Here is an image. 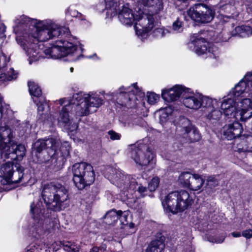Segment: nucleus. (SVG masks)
I'll return each mask as SVG.
<instances>
[{"instance_id":"obj_46","label":"nucleus","mask_w":252,"mask_h":252,"mask_svg":"<svg viewBox=\"0 0 252 252\" xmlns=\"http://www.w3.org/2000/svg\"><path fill=\"white\" fill-rule=\"evenodd\" d=\"M106 6L107 8H116L117 6V0H105Z\"/></svg>"},{"instance_id":"obj_49","label":"nucleus","mask_w":252,"mask_h":252,"mask_svg":"<svg viewBox=\"0 0 252 252\" xmlns=\"http://www.w3.org/2000/svg\"><path fill=\"white\" fill-rule=\"evenodd\" d=\"M9 108V105L2 103V97L0 94V110H8Z\"/></svg>"},{"instance_id":"obj_23","label":"nucleus","mask_w":252,"mask_h":252,"mask_svg":"<svg viewBox=\"0 0 252 252\" xmlns=\"http://www.w3.org/2000/svg\"><path fill=\"white\" fill-rule=\"evenodd\" d=\"M246 82L247 81L244 77L233 89H232L229 94H231L233 96V97L237 99V100H238V97L242 94L247 93L249 94L247 91V83Z\"/></svg>"},{"instance_id":"obj_22","label":"nucleus","mask_w":252,"mask_h":252,"mask_svg":"<svg viewBox=\"0 0 252 252\" xmlns=\"http://www.w3.org/2000/svg\"><path fill=\"white\" fill-rule=\"evenodd\" d=\"M222 100L219 102V110H236L238 109L237 107V99L233 97V96L228 94L227 95L224 96Z\"/></svg>"},{"instance_id":"obj_45","label":"nucleus","mask_w":252,"mask_h":252,"mask_svg":"<svg viewBox=\"0 0 252 252\" xmlns=\"http://www.w3.org/2000/svg\"><path fill=\"white\" fill-rule=\"evenodd\" d=\"M110 138L112 140H119L121 138V135L113 130H110L108 132Z\"/></svg>"},{"instance_id":"obj_28","label":"nucleus","mask_w":252,"mask_h":252,"mask_svg":"<svg viewBox=\"0 0 252 252\" xmlns=\"http://www.w3.org/2000/svg\"><path fill=\"white\" fill-rule=\"evenodd\" d=\"M164 248L162 241L156 240L153 241L146 249V252H162Z\"/></svg>"},{"instance_id":"obj_24","label":"nucleus","mask_w":252,"mask_h":252,"mask_svg":"<svg viewBox=\"0 0 252 252\" xmlns=\"http://www.w3.org/2000/svg\"><path fill=\"white\" fill-rule=\"evenodd\" d=\"M183 102L189 109L197 110L201 107V98L194 94L185 97Z\"/></svg>"},{"instance_id":"obj_2","label":"nucleus","mask_w":252,"mask_h":252,"mask_svg":"<svg viewBox=\"0 0 252 252\" xmlns=\"http://www.w3.org/2000/svg\"><path fill=\"white\" fill-rule=\"evenodd\" d=\"M103 97H99L98 94L91 92L86 94L80 92L74 94L72 97L61 98L56 102L60 110H89L92 108H98L102 105L103 99H115L116 109L121 108H135L139 103L140 98L144 96V93L140 91L136 84H133L128 88L121 87L119 92L105 94L100 93Z\"/></svg>"},{"instance_id":"obj_37","label":"nucleus","mask_w":252,"mask_h":252,"mask_svg":"<svg viewBox=\"0 0 252 252\" xmlns=\"http://www.w3.org/2000/svg\"><path fill=\"white\" fill-rule=\"evenodd\" d=\"M159 179L158 177H154L148 184V189L150 191H154L159 185Z\"/></svg>"},{"instance_id":"obj_29","label":"nucleus","mask_w":252,"mask_h":252,"mask_svg":"<svg viewBox=\"0 0 252 252\" xmlns=\"http://www.w3.org/2000/svg\"><path fill=\"white\" fill-rule=\"evenodd\" d=\"M130 188L135 189L142 196H144L148 194V189L146 187L142 186L141 184H138L137 182H135V179H131V182L129 185Z\"/></svg>"},{"instance_id":"obj_18","label":"nucleus","mask_w":252,"mask_h":252,"mask_svg":"<svg viewBox=\"0 0 252 252\" xmlns=\"http://www.w3.org/2000/svg\"><path fill=\"white\" fill-rule=\"evenodd\" d=\"M31 213L35 221H40L39 224L38 226H35V229H36V233H40L43 230L42 227V220L44 218L43 216V210L42 208V202L37 201L36 203L33 202L31 205Z\"/></svg>"},{"instance_id":"obj_41","label":"nucleus","mask_w":252,"mask_h":252,"mask_svg":"<svg viewBox=\"0 0 252 252\" xmlns=\"http://www.w3.org/2000/svg\"><path fill=\"white\" fill-rule=\"evenodd\" d=\"M59 121L65 124L66 125H68L69 123V119L67 111H62L59 118Z\"/></svg>"},{"instance_id":"obj_54","label":"nucleus","mask_w":252,"mask_h":252,"mask_svg":"<svg viewBox=\"0 0 252 252\" xmlns=\"http://www.w3.org/2000/svg\"><path fill=\"white\" fill-rule=\"evenodd\" d=\"M70 124L69 123L68 126V129L71 131H74V130L77 129V128L78 127V125H77V124L73 123L72 125H71V126H70Z\"/></svg>"},{"instance_id":"obj_32","label":"nucleus","mask_w":252,"mask_h":252,"mask_svg":"<svg viewBox=\"0 0 252 252\" xmlns=\"http://www.w3.org/2000/svg\"><path fill=\"white\" fill-rule=\"evenodd\" d=\"M44 139L45 146L46 149H49L56 152L57 148L60 145L59 139L58 138L50 137Z\"/></svg>"},{"instance_id":"obj_60","label":"nucleus","mask_w":252,"mask_h":252,"mask_svg":"<svg viewBox=\"0 0 252 252\" xmlns=\"http://www.w3.org/2000/svg\"><path fill=\"white\" fill-rule=\"evenodd\" d=\"M71 250L74 252H78L79 251V249L77 248H76V249L72 248V249H71Z\"/></svg>"},{"instance_id":"obj_53","label":"nucleus","mask_w":252,"mask_h":252,"mask_svg":"<svg viewBox=\"0 0 252 252\" xmlns=\"http://www.w3.org/2000/svg\"><path fill=\"white\" fill-rule=\"evenodd\" d=\"M238 151L241 152H252V147H243L242 149H239Z\"/></svg>"},{"instance_id":"obj_44","label":"nucleus","mask_w":252,"mask_h":252,"mask_svg":"<svg viewBox=\"0 0 252 252\" xmlns=\"http://www.w3.org/2000/svg\"><path fill=\"white\" fill-rule=\"evenodd\" d=\"M119 214V219L122 222V223L124 224L127 222V217L128 213L127 212H122L121 211H118Z\"/></svg>"},{"instance_id":"obj_47","label":"nucleus","mask_w":252,"mask_h":252,"mask_svg":"<svg viewBox=\"0 0 252 252\" xmlns=\"http://www.w3.org/2000/svg\"><path fill=\"white\" fill-rule=\"evenodd\" d=\"M167 31L162 29L158 28L156 29L154 32L155 35L157 36L163 37L165 35V33L167 32Z\"/></svg>"},{"instance_id":"obj_57","label":"nucleus","mask_w":252,"mask_h":252,"mask_svg":"<svg viewBox=\"0 0 252 252\" xmlns=\"http://www.w3.org/2000/svg\"><path fill=\"white\" fill-rule=\"evenodd\" d=\"M168 108L170 110H173V108L172 107V105H170V104H168ZM167 109V106H166L165 107H163V108H160V109H158V110H160V111H161V110H165Z\"/></svg>"},{"instance_id":"obj_39","label":"nucleus","mask_w":252,"mask_h":252,"mask_svg":"<svg viewBox=\"0 0 252 252\" xmlns=\"http://www.w3.org/2000/svg\"><path fill=\"white\" fill-rule=\"evenodd\" d=\"M36 105L37 110L41 111L50 109L47 102L44 99L41 98L39 102L36 103Z\"/></svg>"},{"instance_id":"obj_33","label":"nucleus","mask_w":252,"mask_h":252,"mask_svg":"<svg viewBox=\"0 0 252 252\" xmlns=\"http://www.w3.org/2000/svg\"><path fill=\"white\" fill-rule=\"evenodd\" d=\"M29 92L32 96L40 97L42 94V91L37 84L34 82L28 83Z\"/></svg>"},{"instance_id":"obj_36","label":"nucleus","mask_w":252,"mask_h":252,"mask_svg":"<svg viewBox=\"0 0 252 252\" xmlns=\"http://www.w3.org/2000/svg\"><path fill=\"white\" fill-rule=\"evenodd\" d=\"M219 184V181L214 177L210 176L206 180L205 188L211 189L215 188Z\"/></svg>"},{"instance_id":"obj_26","label":"nucleus","mask_w":252,"mask_h":252,"mask_svg":"<svg viewBox=\"0 0 252 252\" xmlns=\"http://www.w3.org/2000/svg\"><path fill=\"white\" fill-rule=\"evenodd\" d=\"M248 97L250 98H244L240 101L238 99L237 100V110H252V101L251 98H252V93H249Z\"/></svg>"},{"instance_id":"obj_12","label":"nucleus","mask_w":252,"mask_h":252,"mask_svg":"<svg viewBox=\"0 0 252 252\" xmlns=\"http://www.w3.org/2000/svg\"><path fill=\"white\" fill-rule=\"evenodd\" d=\"M178 181L183 187L193 191L200 190L205 183V180L201 175L189 172L181 174Z\"/></svg>"},{"instance_id":"obj_31","label":"nucleus","mask_w":252,"mask_h":252,"mask_svg":"<svg viewBox=\"0 0 252 252\" xmlns=\"http://www.w3.org/2000/svg\"><path fill=\"white\" fill-rule=\"evenodd\" d=\"M231 116L237 121H245L252 117V111H232Z\"/></svg>"},{"instance_id":"obj_1","label":"nucleus","mask_w":252,"mask_h":252,"mask_svg":"<svg viewBox=\"0 0 252 252\" xmlns=\"http://www.w3.org/2000/svg\"><path fill=\"white\" fill-rule=\"evenodd\" d=\"M15 24L14 31L17 35L16 40L26 52L30 64L38 60L40 57L36 42H44L60 35L67 36L70 34L67 27H60L55 23L43 21L37 23L36 20L24 15L16 19Z\"/></svg>"},{"instance_id":"obj_16","label":"nucleus","mask_w":252,"mask_h":252,"mask_svg":"<svg viewBox=\"0 0 252 252\" xmlns=\"http://www.w3.org/2000/svg\"><path fill=\"white\" fill-rule=\"evenodd\" d=\"M177 129L179 131L183 130V134L189 133V138L190 141L194 142L200 139V135L199 132L193 129L190 121L184 117H181L178 122Z\"/></svg>"},{"instance_id":"obj_59","label":"nucleus","mask_w":252,"mask_h":252,"mask_svg":"<svg viewBox=\"0 0 252 252\" xmlns=\"http://www.w3.org/2000/svg\"><path fill=\"white\" fill-rule=\"evenodd\" d=\"M129 226L130 228H133L134 227V224L133 223H130L129 224Z\"/></svg>"},{"instance_id":"obj_38","label":"nucleus","mask_w":252,"mask_h":252,"mask_svg":"<svg viewBox=\"0 0 252 252\" xmlns=\"http://www.w3.org/2000/svg\"><path fill=\"white\" fill-rule=\"evenodd\" d=\"M147 98L148 102L151 105H153L158 102L159 100V97L155 93L150 92L147 93Z\"/></svg>"},{"instance_id":"obj_20","label":"nucleus","mask_w":252,"mask_h":252,"mask_svg":"<svg viewBox=\"0 0 252 252\" xmlns=\"http://www.w3.org/2000/svg\"><path fill=\"white\" fill-rule=\"evenodd\" d=\"M243 131L242 125L237 121L226 125L223 127L224 136L228 140H231L239 136Z\"/></svg>"},{"instance_id":"obj_52","label":"nucleus","mask_w":252,"mask_h":252,"mask_svg":"<svg viewBox=\"0 0 252 252\" xmlns=\"http://www.w3.org/2000/svg\"><path fill=\"white\" fill-rule=\"evenodd\" d=\"M178 252H193L191 250V248L190 246H188L186 248H183L182 247H179L178 249Z\"/></svg>"},{"instance_id":"obj_3","label":"nucleus","mask_w":252,"mask_h":252,"mask_svg":"<svg viewBox=\"0 0 252 252\" xmlns=\"http://www.w3.org/2000/svg\"><path fill=\"white\" fill-rule=\"evenodd\" d=\"M162 0H138L135 6V10L138 14L144 13L145 17L141 18L137 23L138 31L145 28L149 30L154 24V16L160 13L163 10Z\"/></svg>"},{"instance_id":"obj_30","label":"nucleus","mask_w":252,"mask_h":252,"mask_svg":"<svg viewBox=\"0 0 252 252\" xmlns=\"http://www.w3.org/2000/svg\"><path fill=\"white\" fill-rule=\"evenodd\" d=\"M119 218V214L118 211L111 210L108 212L105 216V222L108 225L113 224L118 220Z\"/></svg>"},{"instance_id":"obj_17","label":"nucleus","mask_w":252,"mask_h":252,"mask_svg":"<svg viewBox=\"0 0 252 252\" xmlns=\"http://www.w3.org/2000/svg\"><path fill=\"white\" fill-rule=\"evenodd\" d=\"M186 89L181 85H175L170 89L162 90V98L167 102H172L179 99L181 94L185 92Z\"/></svg>"},{"instance_id":"obj_25","label":"nucleus","mask_w":252,"mask_h":252,"mask_svg":"<svg viewBox=\"0 0 252 252\" xmlns=\"http://www.w3.org/2000/svg\"><path fill=\"white\" fill-rule=\"evenodd\" d=\"M201 107L209 110H219V103L216 99H212L208 96H203L201 98Z\"/></svg>"},{"instance_id":"obj_42","label":"nucleus","mask_w":252,"mask_h":252,"mask_svg":"<svg viewBox=\"0 0 252 252\" xmlns=\"http://www.w3.org/2000/svg\"><path fill=\"white\" fill-rule=\"evenodd\" d=\"M162 113L159 115L160 116V122L161 123H164L167 121L170 116L171 115V113H168L167 111H161Z\"/></svg>"},{"instance_id":"obj_43","label":"nucleus","mask_w":252,"mask_h":252,"mask_svg":"<svg viewBox=\"0 0 252 252\" xmlns=\"http://www.w3.org/2000/svg\"><path fill=\"white\" fill-rule=\"evenodd\" d=\"M224 239L225 237L224 236L216 237L215 238L209 237L208 241L212 243H221L224 241Z\"/></svg>"},{"instance_id":"obj_35","label":"nucleus","mask_w":252,"mask_h":252,"mask_svg":"<svg viewBox=\"0 0 252 252\" xmlns=\"http://www.w3.org/2000/svg\"><path fill=\"white\" fill-rule=\"evenodd\" d=\"M184 15H182L180 17H178L175 21H174L172 25V30L177 32H180L183 31V22L182 19H186Z\"/></svg>"},{"instance_id":"obj_61","label":"nucleus","mask_w":252,"mask_h":252,"mask_svg":"<svg viewBox=\"0 0 252 252\" xmlns=\"http://www.w3.org/2000/svg\"><path fill=\"white\" fill-rule=\"evenodd\" d=\"M73 70H74L73 67H71L70 68V71L71 72H72L73 71Z\"/></svg>"},{"instance_id":"obj_19","label":"nucleus","mask_w":252,"mask_h":252,"mask_svg":"<svg viewBox=\"0 0 252 252\" xmlns=\"http://www.w3.org/2000/svg\"><path fill=\"white\" fill-rule=\"evenodd\" d=\"M10 150L7 151L8 154H5L4 158H11L12 159L21 160L25 156L26 148L22 144H17L14 143L11 139V144L9 145Z\"/></svg>"},{"instance_id":"obj_27","label":"nucleus","mask_w":252,"mask_h":252,"mask_svg":"<svg viewBox=\"0 0 252 252\" xmlns=\"http://www.w3.org/2000/svg\"><path fill=\"white\" fill-rule=\"evenodd\" d=\"M235 33L241 37H247L252 34V29L249 25L238 26L235 29Z\"/></svg>"},{"instance_id":"obj_15","label":"nucleus","mask_w":252,"mask_h":252,"mask_svg":"<svg viewBox=\"0 0 252 252\" xmlns=\"http://www.w3.org/2000/svg\"><path fill=\"white\" fill-rule=\"evenodd\" d=\"M62 246L61 242H54L44 243H32L25 249V252H54Z\"/></svg>"},{"instance_id":"obj_9","label":"nucleus","mask_w":252,"mask_h":252,"mask_svg":"<svg viewBox=\"0 0 252 252\" xmlns=\"http://www.w3.org/2000/svg\"><path fill=\"white\" fill-rule=\"evenodd\" d=\"M73 181L79 189L92 184L94 181V174L93 167L85 162L77 163L72 167Z\"/></svg>"},{"instance_id":"obj_50","label":"nucleus","mask_w":252,"mask_h":252,"mask_svg":"<svg viewBox=\"0 0 252 252\" xmlns=\"http://www.w3.org/2000/svg\"><path fill=\"white\" fill-rule=\"evenodd\" d=\"M68 14L73 17H80L81 14L75 9H69L68 11Z\"/></svg>"},{"instance_id":"obj_58","label":"nucleus","mask_w":252,"mask_h":252,"mask_svg":"<svg viewBox=\"0 0 252 252\" xmlns=\"http://www.w3.org/2000/svg\"><path fill=\"white\" fill-rule=\"evenodd\" d=\"M99 252V248L98 247H94L92 248V249L91 250L90 252Z\"/></svg>"},{"instance_id":"obj_55","label":"nucleus","mask_w":252,"mask_h":252,"mask_svg":"<svg viewBox=\"0 0 252 252\" xmlns=\"http://www.w3.org/2000/svg\"><path fill=\"white\" fill-rule=\"evenodd\" d=\"M230 235L234 238H237L240 237L242 235V234H241L240 232H233Z\"/></svg>"},{"instance_id":"obj_51","label":"nucleus","mask_w":252,"mask_h":252,"mask_svg":"<svg viewBox=\"0 0 252 252\" xmlns=\"http://www.w3.org/2000/svg\"><path fill=\"white\" fill-rule=\"evenodd\" d=\"M244 78L252 87V71L248 72Z\"/></svg>"},{"instance_id":"obj_14","label":"nucleus","mask_w":252,"mask_h":252,"mask_svg":"<svg viewBox=\"0 0 252 252\" xmlns=\"http://www.w3.org/2000/svg\"><path fill=\"white\" fill-rule=\"evenodd\" d=\"M13 133L8 126L0 127V155L3 158L7 151L10 150L9 145L11 144Z\"/></svg>"},{"instance_id":"obj_7","label":"nucleus","mask_w":252,"mask_h":252,"mask_svg":"<svg viewBox=\"0 0 252 252\" xmlns=\"http://www.w3.org/2000/svg\"><path fill=\"white\" fill-rule=\"evenodd\" d=\"M44 52L48 58L54 59H60L63 57L73 56L75 57L73 60H76L81 55L76 45L68 41L57 40L51 47L44 50Z\"/></svg>"},{"instance_id":"obj_40","label":"nucleus","mask_w":252,"mask_h":252,"mask_svg":"<svg viewBox=\"0 0 252 252\" xmlns=\"http://www.w3.org/2000/svg\"><path fill=\"white\" fill-rule=\"evenodd\" d=\"M34 147L36 151L40 153L43 149H46L45 146L44 139H40L38 140L34 144Z\"/></svg>"},{"instance_id":"obj_34","label":"nucleus","mask_w":252,"mask_h":252,"mask_svg":"<svg viewBox=\"0 0 252 252\" xmlns=\"http://www.w3.org/2000/svg\"><path fill=\"white\" fill-rule=\"evenodd\" d=\"M18 73L13 68H10L7 74H2L0 76V84L6 81H11L17 78Z\"/></svg>"},{"instance_id":"obj_6","label":"nucleus","mask_w":252,"mask_h":252,"mask_svg":"<svg viewBox=\"0 0 252 252\" xmlns=\"http://www.w3.org/2000/svg\"><path fill=\"white\" fill-rule=\"evenodd\" d=\"M42 196L46 204H51L57 209L60 210L62 203L68 199V191L60 184L50 183L44 186Z\"/></svg>"},{"instance_id":"obj_13","label":"nucleus","mask_w":252,"mask_h":252,"mask_svg":"<svg viewBox=\"0 0 252 252\" xmlns=\"http://www.w3.org/2000/svg\"><path fill=\"white\" fill-rule=\"evenodd\" d=\"M190 47L194 46V52L198 55H208L210 57L214 55V52L216 49L211 44L207 42L203 38L194 34L191 37Z\"/></svg>"},{"instance_id":"obj_56","label":"nucleus","mask_w":252,"mask_h":252,"mask_svg":"<svg viewBox=\"0 0 252 252\" xmlns=\"http://www.w3.org/2000/svg\"><path fill=\"white\" fill-rule=\"evenodd\" d=\"M78 115L83 116H87L89 114V111H78Z\"/></svg>"},{"instance_id":"obj_4","label":"nucleus","mask_w":252,"mask_h":252,"mask_svg":"<svg viewBox=\"0 0 252 252\" xmlns=\"http://www.w3.org/2000/svg\"><path fill=\"white\" fill-rule=\"evenodd\" d=\"M128 155L135 166L141 169L148 166L153 168L156 163L155 155L144 140L130 145Z\"/></svg>"},{"instance_id":"obj_5","label":"nucleus","mask_w":252,"mask_h":252,"mask_svg":"<svg viewBox=\"0 0 252 252\" xmlns=\"http://www.w3.org/2000/svg\"><path fill=\"white\" fill-rule=\"evenodd\" d=\"M193 202V198L186 190L174 191L169 193L162 201L166 212L173 214L186 210Z\"/></svg>"},{"instance_id":"obj_48","label":"nucleus","mask_w":252,"mask_h":252,"mask_svg":"<svg viewBox=\"0 0 252 252\" xmlns=\"http://www.w3.org/2000/svg\"><path fill=\"white\" fill-rule=\"evenodd\" d=\"M242 236L247 239H250L252 238V229H249L243 231L242 232Z\"/></svg>"},{"instance_id":"obj_10","label":"nucleus","mask_w":252,"mask_h":252,"mask_svg":"<svg viewBox=\"0 0 252 252\" xmlns=\"http://www.w3.org/2000/svg\"><path fill=\"white\" fill-rule=\"evenodd\" d=\"M134 11L135 13L133 14L129 7L124 5L119 13L118 18L121 22L126 25H131L133 22L135 21L134 28L136 34L138 36H141V38H145L148 35V33L153 29L154 26L149 30H145V28H142V29L138 31L136 28L137 23L141 18L145 17L146 15L144 13L138 14L135 10V7Z\"/></svg>"},{"instance_id":"obj_11","label":"nucleus","mask_w":252,"mask_h":252,"mask_svg":"<svg viewBox=\"0 0 252 252\" xmlns=\"http://www.w3.org/2000/svg\"><path fill=\"white\" fill-rule=\"evenodd\" d=\"M187 14L195 22L206 24L210 22L213 19L215 12L204 4L197 3L187 11Z\"/></svg>"},{"instance_id":"obj_21","label":"nucleus","mask_w":252,"mask_h":252,"mask_svg":"<svg viewBox=\"0 0 252 252\" xmlns=\"http://www.w3.org/2000/svg\"><path fill=\"white\" fill-rule=\"evenodd\" d=\"M132 178L130 176H125L121 171H117L110 177V180L113 184L120 188L127 189Z\"/></svg>"},{"instance_id":"obj_8","label":"nucleus","mask_w":252,"mask_h":252,"mask_svg":"<svg viewBox=\"0 0 252 252\" xmlns=\"http://www.w3.org/2000/svg\"><path fill=\"white\" fill-rule=\"evenodd\" d=\"M24 168L19 164L6 162L0 166V192L5 185L19 183L23 177Z\"/></svg>"}]
</instances>
